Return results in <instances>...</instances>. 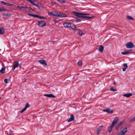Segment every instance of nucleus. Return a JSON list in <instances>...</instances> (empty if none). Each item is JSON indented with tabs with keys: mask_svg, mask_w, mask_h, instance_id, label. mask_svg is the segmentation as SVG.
<instances>
[{
	"mask_svg": "<svg viewBox=\"0 0 135 135\" xmlns=\"http://www.w3.org/2000/svg\"><path fill=\"white\" fill-rule=\"evenodd\" d=\"M63 25L65 27H71L72 29H75L76 28L75 25L73 23L70 22H68L63 23Z\"/></svg>",
	"mask_w": 135,
	"mask_h": 135,
	"instance_id": "f257e3e1",
	"label": "nucleus"
},
{
	"mask_svg": "<svg viewBox=\"0 0 135 135\" xmlns=\"http://www.w3.org/2000/svg\"><path fill=\"white\" fill-rule=\"evenodd\" d=\"M119 119V118L118 117H116L113 121L112 123L108 129V132L110 133L113 127L117 123Z\"/></svg>",
	"mask_w": 135,
	"mask_h": 135,
	"instance_id": "f03ea898",
	"label": "nucleus"
},
{
	"mask_svg": "<svg viewBox=\"0 0 135 135\" xmlns=\"http://www.w3.org/2000/svg\"><path fill=\"white\" fill-rule=\"evenodd\" d=\"M72 13L78 17L83 19V13H79L75 12H73Z\"/></svg>",
	"mask_w": 135,
	"mask_h": 135,
	"instance_id": "7ed1b4c3",
	"label": "nucleus"
},
{
	"mask_svg": "<svg viewBox=\"0 0 135 135\" xmlns=\"http://www.w3.org/2000/svg\"><path fill=\"white\" fill-rule=\"evenodd\" d=\"M134 46V44L131 42H128L126 44V47L127 48H132Z\"/></svg>",
	"mask_w": 135,
	"mask_h": 135,
	"instance_id": "20e7f679",
	"label": "nucleus"
},
{
	"mask_svg": "<svg viewBox=\"0 0 135 135\" xmlns=\"http://www.w3.org/2000/svg\"><path fill=\"white\" fill-rule=\"evenodd\" d=\"M38 26L42 27L46 26V23L45 21H38Z\"/></svg>",
	"mask_w": 135,
	"mask_h": 135,
	"instance_id": "39448f33",
	"label": "nucleus"
},
{
	"mask_svg": "<svg viewBox=\"0 0 135 135\" xmlns=\"http://www.w3.org/2000/svg\"><path fill=\"white\" fill-rule=\"evenodd\" d=\"M103 111L104 112H106L109 114H112L113 113V110L112 109H111L109 108H108L106 109H103Z\"/></svg>",
	"mask_w": 135,
	"mask_h": 135,
	"instance_id": "423d86ee",
	"label": "nucleus"
},
{
	"mask_svg": "<svg viewBox=\"0 0 135 135\" xmlns=\"http://www.w3.org/2000/svg\"><path fill=\"white\" fill-rule=\"evenodd\" d=\"M27 1L30 2L33 5H35L37 7H40V6L38 4H35L34 3V0H27Z\"/></svg>",
	"mask_w": 135,
	"mask_h": 135,
	"instance_id": "0eeeda50",
	"label": "nucleus"
},
{
	"mask_svg": "<svg viewBox=\"0 0 135 135\" xmlns=\"http://www.w3.org/2000/svg\"><path fill=\"white\" fill-rule=\"evenodd\" d=\"M74 117L73 114H71L70 118L68 119L67 121L68 122H70L74 120Z\"/></svg>",
	"mask_w": 135,
	"mask_h": 135,
	"instance_id": "6e6552de",
	"label": "nucleus"
},
{
	"mask_svg": "<svg viewBox=\"0 0 135 135\" xmlns=\"http://www.w3.org/2000/svg\"><path fill=\"white\" fill-rule=\"evenodd\" d=\"M132 51V50L131 49H129L123 52H122L121 53L122 54L126 55L131 53Z\"/></svg>",
	"mask_w": 135,
	"mask_h": 135,
	"instance_id": "1a4fd4ad",
	"label": "nucleus"
},
{
	"mask_svg": "<svg viewBox=\"0 0 135 135\" xmlns=\"http://www.w3.org/2000/svg\"><path fill=\"white\" fill-rule=\"evenodd\" d=\"M19 66V64L18 62L15 61L13 63V67L14 70H15L16 68L18 67Z\"/></svg>",
	"mask_w": 135,
	"mask_h": 135,
	"instance_id": "9d476101",
	"label": "nucleus"
},
{
	"mask_svg": "<svg viewBox=\"0 0 135 135\" xmlns=\"http://www.w3.org/2000/svg\"><path fill=\"white\" fill-rule=\"evenodd\" d=\"M38 62L42 64L45 65V66L47 65V64L46 62L44 60H39Z\"/></svg>",
	"mask_w": 135,
	"mask_h": 135,
	"instance_id": "9b49d317",
	"label": "nucleus"
},
{
	"mask_svg": "<svg viewBox=\"0 0 135 135\" xmlns=\"http://www.w3.org/2000/svg\"><path fill=\"white\" fill-rule=\"evenodd\" d=\"M103 126L102 125L101 126H99L97 130V134H99L100 132L101 131L102 129Z\"/></svg>",
	"mask_w": 135,
	"mask_h": 135,
	"instance_id": "f8f14e48",
	"label": "nucleus"
},
{
	"mask_svg": "<svg viewBox=\"0 0 135 135\" xmlns=\"http://www.w3.org/2000/svg\"><path fill=\"white\" fill-rule=\"evenodd\" d=\"M44 96L45 97H47L48 98H55V96L53 95L52 94H44Z\"/></svg>",
	"mask_w": 135,
	"mask_h": 135,
	"instance_id": "ddd939ff",
	"label": "nucleus"
},
{
	"mask_svg": "<svg viewBox=\"0 0 135 135\" xmlns=\"http://www.w3.org/2000/svg\"><path fill=\"white\" fill-rule=\"evenodd\" d=\"M17 7L20 9L23 10V11L25 10V9H28V8L26 7L18 6Z\"/></svg>",
	"mask_w": 135,
	"mask_h": 135,
	"instance_id": "4468645a",
	"label": "nucleus"
},
{
	"mask_svg": "<svg viewBox=\"0 0 135 135\" xmlns=\"http://www.w3.org/2000/svg\"><path fill=\"white\" fill-rule=\"evenodd\" d=\"M67 16V15L65 14L62 13H59V17L63 18L66 17Z\"/></svg>",
	"mask_w": 135,
	"mask_h": 135,
	"instance_id": "2eb2a0df",
	"label": "nucleus"
},
{
	"mask_svg": "<svg viewBox=\"0 0 135 135\" xmlns=\"http://www.w3.org/2000/svg\"><path fill=\"white\" fill-rule=\"evenodd\" d=\"M1 3L6 6H11L13 4L9 3H7L3 1H1Z\"/></svg>",
	"mask_w": 135,
	"mask_h": 135,
	"instance_id": "dca6fc26",
	"label": "nucleus"
},
{
	"mask_svg": "<svg viewBox=\"0 0 135 135\" xmlns=\"http://www.w3.org/2000/svg\"><path fill=\"white\" fill-rule=\"evenodd\" d=\"M104 47L100 45L99 46V48L98 49V51H99L100 52H102L104 50Z\"/></svg>",
	"mask_w": 135,
	"mask_h": 135,
	"instance_id": "f3484780",
	"label": "nucleus"
},
{
	"mask_svg": "<svg viewBox=\"0 0 135 135\" xmlns=\"http://www.w3.org/2000/svg\"><path fill=\"white\" fill-rule=\"evenodd\" d=\"M132 95V93H129L128 94H124L123 95V96L125 97H126L127 98H128L130 96H131Z\"/></svg>",
	"mask_w": 135,
	"mask_h": 135,
	"instance_id": "a211bd4d",
	"label": "nucleus"
},
{
	"mask_svg": "<svg viewBox=\"0 0 135 135\" xmlns=\"http://www.w3.org/2000/svg\"><path fill=\"white\" fill-rule=\"evenodd\" d=\"M5 32L4 29L2 28H0V34L2 35Z\"/></svg>",
	"mask_w": 135,
	"mask_h": 135,
	"instance_id": "6ab92c4d",
	"label": "nucleus"
},
{
	"mask_svg": "<svg viewBox=\"0 0 135 135\" xmlns=\"http://www.w3.org/2000/svg\"><path fill=\"white\" fill-rule=\"evenodd\" d=\"M77 33L80 35H81L83 33V32L80 30H77Z\"/></svg>",
	"mask_w": 135,
	"mask_h": 135,
	"instance_id": "aec40b11",
	"label": "nucleus"
},
{
	"mask_svg": "<svg viewBox=\"0 0 135 135\" xmlns=\"http://www.w3.org/2000/svg\"><path fill=\"white\" fill-rule=\"evenodd\" d=\"M5 69L4 68H2L0 70V73H4L5 71Z\"/></svg>",
	"mask_w": 135,
	"mask_h": 135,
	"instance_id": "412c9836",
	"label": "nucleus"
},
{
	"mask_svg": "<svg viewBox=\"0 0 135 135\" xmlns=\"http://www.w3.org/2000/svg\"><path fill=\"white\" fill-rule=\"evenodd\" d=\"M28 15L30 16H32V17H38V15H33L32 14L29 13L28 14Z\"/></svg>",
	"mask_w": 135,
	"mask_h": 135,
	"instance_id": "4be33fe9",
	"label": "nucleus"
},
{
	"mask_svg": "<svg viewBox=\"0 0 135 135\" xmlns=\"http://www.w3.org/2000/svg\"><path fill=\"white\" fill-rule=\"evenodd\" d=\"M93 17H88L85 16H83V19H84L85 18L91 19Z\"/></svg>",
	"mask_w": 135,
	"mask_h": 135,
	"instance_id": "5701e85b",
	"label": "nucleus"
},
{
	"mask_svg": "<svg viewBox=\"0 0 135 135\" xmlns=\"http://www.w3.org/2000/svg\"><path fill=\"white\" fill-rule=\"evenodd\" d=\"M54 14H53V16L58 17H59V13L57 12L54 13Z\"/></svg>",
	"mask_w": 135,
	"mask_h": 135,
	"instance_id": "b1692460",
	"label": "nucleus"
},
{
	"mask_svg": "<svg viewBox=\"0 0 135 135\" xmlns=\"http://www.w3.org/2000/svg\"><path fill=\"white\" fill-rule=\"evenodd\" d=\"M125 133H124L123 131H121L119 133L118 135H124Z\"/></svg>",
	"mask_w": 135,
	"mask_h": 135,
	"instance_id": "393cba45",
	"label": "nucleus"
},
{
	"mask_svg": "<svg viewBox=\"0 0 135 135\" xmlns=\"http://www.w3.org/2000/svg\"><path fill=\"white\" fill-rule=\"evenodd\" d=\"M127 18L129 20H134V19H133V18L131 17V16H127Z\"/></svg>",
	"mask_w": 135,
	"mask_h": 135,
	"instance_id": "a878e982",
	"label": "nucleus"
},
{
	"mask_svg": "<svg viewBox=\"0 0 135 135\" xmlns=\"http://www.w3.org/2000/svg\"><path fill=\"white\" fill-rule=\"evenodd\" d=\"M120 125L118 123L115 127V128L116 130H118L120 126Z\"/></svg>",
	"mask_w": 135,
	"mask_h": 135,
	"instance_id": "bb28decb",
	"label": "nucleus"
},
{
	"mask_svg": "<svg viewBox=\"0 0 135 135\" xmlns=\"http://www.w3.org/2000/svg\"><path fill=\"white\" fill-rule=\"evenodd\" d=\"M135 121V116L133 118H132V119L130 120L129 122H130L131 123V122H133Z\"/></svg>",
	"mask_w": 135,
	"mask_h": 135,
	"instance_id": "cd10ccee",
	"label": "nucleus"
},
{
	"mask_svg": "<svg viewBox=\"0 0 135 135\" xmlns=\"http://www.w3.org/2000/svg\"><path fill=\"white\" fill-rule=\"evenodd\" d=\"M127 128L126 127L124 128L123 129V130H122L123 131H124L123 132L125 133H127Z\"/></svg>",
	"mask_w": 135,
	"mask_h": 135,
	"instance_id": "c85d7f7f",
	"label": "nucleus"
},
{
	"mask_svg": "<svg viewBox=\"0 0 135 135\" xmlns=\"http://www.w3.org/2000/svg\"><path fill=\"white\" fill-rule=\"evenodd\" d=\"M7 10V9L6 8H2L0 7V11H6Z\"/></svg>",
	"mask_w": 135,
	"mask_h": 135,
	"instance_id": "c756f323",
	"label": "nucleus"
},
{
	"mask_svg": "<svg viewBox=\"0 0 135 135\" xmlns=\"http://www.w3.org/2000/svg\"><path fill=\"white\" fill-rule=\"evenodd\" d=\"M4 82L6 84L8 83V80L7 79H5L4 80Z\"/></svg>",
	"mask_w": 135,
	"mask_h": 135,
	"instance_id": "7c9ffc66",
	"label": "nucleus"
},
{
	"mask_svg": "<svg viewBox=\"0 0 135 135\" xmlns=\"http://www.w3.org/2000/svg\"><path fill=\"white\" fill-rule=\"evenodd\" d=\"M30 106V105L28 103H27L25 107V108L26 109L27 108Z\"/></svg>",
	"mask_w": 135,
	"mask_h": 135,
	"instance_id": "2f4dec72",
	"label": "nucleus"
},
{
	"mask_svg": "<svg viewBox=\"0 0 135 135\" xmlns=\"http://www.w3.org/2000/svg\"><path fill=\"white\" fill-rule=\"evenodd\" d=\"M37 18H38L40 19H44L45 18V17H43L42 16H40L38 15V17Z\"/></svg>",
	"mask_w": 135,
	"mask_h": 135,
	"instance_id": "473e14b6",
	"label": "nucleus"
},
{
	"mask_svg": "<svg viewBox=\"0 0 135 135\" xmlns=\"http://www.w3.org/2000/svg\"><path fill=\"white\" fill-rule=\"evenodd\" d=\"M78 64L80 66H81L82 64V62L81 61H79L78 63Z\"/></svg>",
	"mask_w": 135,
	"mask_h": 135,
	"instance_id": "72a5a7b5",
	"label": "nucleus"
},
{
	"mask_svg": "<svg viewBox=\"0 0 135 135\" xmlns=\"http://www.w3.org/2000/svg\"><path fill=\"white\" fill-rule=\"evenodd\" d=\"M110 90L113 91H116V90L115 89H114L113 88H110Z\"/></svg>",
	"mask_w": 135,
	"mask_h": 135,
	"instance_id": "f704fd0d",
	"label": "nucleus"
},
{
	"mask_svg": "<svg viewBox=\"0 0 135 135\" xmlns=\"http://www.w3.org/2000/svg\"><path fill=\"white\" fill-rule=\"evenodd\" d=\"M3 15L4 16H6L7 17H9L10 16V14H9L4 13Z\"/></svg>",
	"mask_w": 135,
	"mask_h": 135,
	"instance_id": "c9c22d12",
	"label": "nucleus"
},
{
	"mask_svg": "<svg viewBox=\"0 0 135 135\" xmlns=\"http://www.w3.org/2000/svg\"><path fill=\"white\" fill-rule=\"evenodd\" d=\"M123 66L124 67V68H127L128 67V66H127V64L126 63L124 64H123Z\"/></svg>",
	"mask_w": 135,
	"mask_h": 135,
	"instance_id": "e433bc0d",
	"label": "nucleus"
},
{
	"mask_svg": "<svg viewBox=\"0 0 135 135\" xmlns=\"http://www.w3.org/2000/svg\"><path fill=\"white\" fill-rule=\"evenodd\" d=\"M60 2L62 3H65L66 2L65 0H60Z\"/></svg>",
	"mask_w": 135,
	"mask_h": 135,
	"instance_id": "4c0bfd02",
	"label": "nucleus"
},
{
	"mask_svg": "<svg viewBox=\"0 0 135 135\" xmlns=\"http://www.w3.org/2000/svg\"><path fill=\"white\" fill-rule=\"evenodd\" d=\"M124 123V122L123 121H121L119 122V123H118L120 126L122 125Z\"/></svg>",
	"mask_w": 135,
	"mask_h": 135,
	"instance_id": "58836bf2",
	"label": "nucleus"
},
{
	"mask_svg": "<svg viewBox=\"0 0 135 135\" xmlns=\"http://www.w3.org/2000/svg\"><path fill=\"white\" fill-rule=\"evenodd\" d=\"M26 109L24 108L21 111L20 113H22L24 112Z\"/></svg>",
	"mask_w": 135,
	"mask_h": 135,
	"instance_id": "ea45409f",
	"label": "nucleus"
},
{
	"mask_svg": "<svg viewBox=\"0 0 135 135\" xmlns=\"http://www.w3.org/2000/svg\"><path fill=\"white\" fill-rule=\"evenodd\" d=\"M75 21L76 22H80L81 20L79 19H77L76 20H75Z\"/></svg>",
	"mask_w": 135,
	"mask_h": 135,
	"instance_id": "a19ab883",
	"label": "nucleus"
},
{
	"mask_svg": "<svg viewBox=\"0 0 135 135\" xmlns=\"http://www.w3.org/2000/svg\"><path fill=\"white\" fill-rule=\"evenodd\" d=\"M49 15H51L53 16V14H54V13L53 12H50L48 13Z\"/></svg>",
	"mask_w": 135,
	"mask_h": 135,
	"instance_id": "79ce46f5",
	"label": "nucleus"
},
{
	"mask_svg": "<svg viewBox=\"0 0 135 135\" xmlns=\"http://www.w3.org/2000/svg\"><path fill=\"white\" fill-rule=\"evenodd\" d=\"M83 15H89V14L88 13H83Z\"/></svg>",
	"mask_w": 135,
	"mask_h": 135,
	"instance_id": "37998d69",
	"label": "nucleus"
},
{
	"mask_svg": "<svg viewBox=\"0 0 135 135\" xmlns=\"http://www.w3.org/2000/svg\"><path fill=\"white\" fill-rule=\"evenodd\" d=\"M127 68H123L122 69H123V71H125L126 70V69Z\"/></svg>",
	"mask_w": 135,
	"mask_h": 135,
	"instance_id": "c03bdc74",
	"label": "nucleus"
},
{
	"mask_svg": "<svg viewBox=\"0 0 135 135\" xmlns=\"http://www.w3.org/2000/svg\"><path fill=\"white\" fill-rule=\"evenodd\" d=\"M25 11H27V12H28L29 11V9L28 8V9H25Z\"/></svg>",
	"mask_w": 135,
	"mask_h": 135,
	"instance_id": "a18cd8bd",
	"label": "nucleus"
},
{
	"mask_svg": "<svg viewBox=\"0 0 135 135\" xmlns=\"http://www.w3.org/2000/svg\"><path fill=\"white\" fill-rule=\"evenodd\" d=\"M52 3H53V2H52ZM53 3H54V4H57V3L56 2H53Z\"/></svg>",
	"mask_w": 135,
	"mask_h": 135,
	"instance_id": "49530a36",
	"label": "nucleus"
},
{
	"mask_svg": "<svg viewBox=\"0 0 135 135\" xmlns=\"http://www.w3.org/2000/svg\"><path fill=\"white\" fill-rule=\"evenodd\" d=\"M56 5L57 6H59V4L58 3H57V4H56Z\"/></svg>",
	"mask_w": 135,
	"mask_h": 135,
	"instance_id": "de8ad7c7",
	"label": "nucleus"
},
{
	"mask_svg": "<svg viewBox=\"0 0 135 135\" xmlns=\"http://www.w3.org/2000/svg\"><path fill=\"white\" fill-rule=\"evenodd\" d=\"M113 84H115V82H114Z\"/></svg>",
	"mask_w": 135,
	"mask_h": 135,
	"instance_id": "09e8293b",
	"label": "nucleus"
},
{
	"mask_svg": "<svg viewBox=\"0 0 135 135\" xmlns=\"http://www.w3.org/2000/svg\"><path fill=\"white\" fill-rule=\"evenodd\" d=\"M57 0L58 1H59V2H60V0Z\"/></svg>",
	"mask_w": 135,
	"mask_h": 135,
	"instance_id": "8fccbe9b",
	"label": "nucleus"
},
{
	"mask_svg": "<svg viewBox=\"0 0 135 135\" xmlns=\"http://www.w3.org/2000/svg\"><path fill=\"white\" fill-rule=\"evenodd\" d=\"M21 68V65H20L19 66Z\"/></svg>",
	"mask_w": 135,
	"mask_h": 135,
	"instance_id": "3c124183",
	"label": "nucleus"
},
{
	"mask_svg": "<svg viewBox=\"0 0 135 135\" xmlns=\"http://www.w3.org/2000/svg\"><path fill=\"white\" fill-rule=\"evenodd\" d=\"M31 9H32V10L33 11V9H32L31 8Z\"/></svg>",
	"mask_w": 135,
	"mask_h": 135,
	"instance_id": "603ef678",
	"label": "nucleus"
},
{
	"mask_svg": "<svg viewBox=\"0 0 135 135\" xmlns=\"http://www.w3.org/2000/svg\"><path fill=\"white\" fill-rule=\"evenodd\" d=\"M31 9H32V10L33 11V9H32L31 8Z\"/></svg>",
	"mask_w": 135,
	"mask_h": 135,
	"instance_id": "864d4df0",
	"label": "nucleus"
},
{
	"mask_svg": "<svg viewBox=\"0 0 135 135\" xmlns=\"http://www.w3.org/2000/svg\"><path fill=\"white\" fill-rule=\"evenodd\" d=\"M1 99V98L0 97V100Z\"/></svg>",
	"mask_w": 135,
	"mask_h": 135,
	"instance_id": "5fc2aeb1",
	"label": "nucleus"
},
{
	"mask_svg": "<svg viewBox=\"0 0 135 135\" xmlns=\"http://www.w3.org/2000/svg\"><path fill=\"white\" fill-rule=\"evenodd\" d=\"M26 0L27 1V0Z\"/></svg>",
	"mask_w": 135,
	"mask_h": 135,
	"instance_id": "6e6d98bb",
	"label": "nucleus"
}]
</instances>
